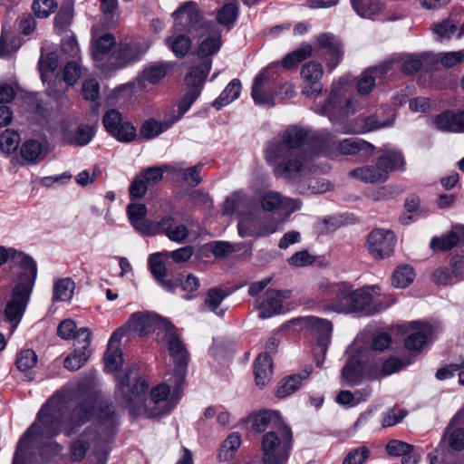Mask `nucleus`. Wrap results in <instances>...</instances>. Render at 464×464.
I'll return each instance as SVG.
<instances>
[{"mask_svg":"<svg viewBox=\"0 0 464 464\" xmlns=\"http://www.w3.org/2000/svg\"><path fill=\"white\" fill-rule=\"evenodd\" d=\"M101 400L88 396L79 401L69 413V407L61 394L51 397L40 409L35 421L20 438L16 450L25 453L34 436L53 439L59 434L71 437L92 417Z\"/></svg>","mask_w":464,"mask_h":464,"instance_id":"obj_1","label":"nucleus"},{"mask_svg":"<svg viewBox=\"0 0 464 464\" xmlns=\"http://www.w3.org/2000/svg\"><path fill=\"white\" fill-rule=\"evenodd\" d=\"M319 132L290 125L281 139L271 140L265 150V159L274 168L275 175L288 180L295 179L304 169V157L301 148L309 140L319 151V141L314 138Z\"/></svg>","mask_w":464,"mask_h":464,"instance_id":"obj_2","label":"nucleus"},{"mask_svg":"<svg viewBox=\"0 0 464 464\" xmlns=\"http://www.w3.org/2000/svg\"><path fill=\"white\" fill-rule=\"evenodd\" d=\"M97 427L89 426L78 438L69 444L70 459L72 461H80L84 459L86 452L94 443V454L99 455L107 449L110 451L108 441L115 434L117 419L115 410L111 403L101 400L96 406Z\"/></svg>","mask_w":464,"mask_h":464,"instance_id":"obj_3","label":"nucleus"},{"mask_svg":"<svg viewBox=\"0 0 464 464\" xmlns=\"http://www.w3.org/2000/svg\"><path fill=\"white\" fill-rule=\"evenodd\" d=\"M221 45V33L218 31L211 32L199 43L197 50L199 62L194 63L185 76L188 91L179 103V116L185 114L199 97L206 78L211 70L212 56L220 50Z\"/></svg>","mask_w":464,"mask_h":464,"instance_id":"obj_4","label":"nucleus"},{"mask_svg":"<svg viewBox=\"0 0 464 464\" xmlns=\"http://www.w3.org/2000/svg\"><path fill=\"white\" fill-rule=\"evenodd\" d=\"M15 260V262L20 263L28 273L21 272L19 274V282L14 286L11 298L7 302L5 310V319L10 323H14L12 331L14 330L25 312L37 275L36 263L31 256L17 255Z\"/></svg>","mask_w":464,"mask_h":464,"instance_id":"obj_5","label":"nucleus"},{"mask_svg":"<svg viewBox=\"0 0 464 464\" xmlns=\"http://www.w3.org/2000/svg\"><path fill=\"white\" fill-rule=\"evenodd\" d=\"M158 342L166 347L169 356L172 358L174 371L167 374L169 376L167 381L173 383L174 392L179 394L183 389L189 353L173 324L162 335L161 333L158 332Z\"/></svg>","mask_w":464,"mask_h":464,"instance_id":"obj_6","label":"nucleus"},{"mask_svg":"<svg viewBox=\"0 0 464 464\" xmlns=\"http://www.w3.org/2000/svg\"><path fill=\"white\" fill-rule=\"evenodd\" d=\"M293 433L288 426H276L261 440L263 464H286L292 450Z\"/></svg>","mask_w":464,"mask_h":464,"instance_id":"obj_7","label":"nucleus"},{"mask_svg":"<svg viewBox=\"0 0 464 464\" xmlns=\"http://www.w3.org/2000/svg\"><path fill=\"white\" fill-rule=\"evenodd\" d=\"M314 138L319 141V152L331 158L338 154L362 155L366 158L374 150V146L363 140L347 138L337 140L335 135L328 130H321Z\"/></svg>","mask_w":464,"mask_h":464,"instance_id":"obj_8","label":"nucleus"},{"mask_svg":"<svg viewBox=\"0 0 464 464\" xmlns=\"http://www.w3.org/2000/svg\"><path fill=\"white\" fill-rule=\"evenodd\" d=\"M403 169L402 154L397 150H390L379 157L375 165L354 169L349 174L365 183H382L388 179L390 172Z\"/></svg>","mask_w":464,"mask_h":464,"instance_id":"obj_9","label":"nucleus"},{"mask_svg":"<svg viewBox=\"0 0 464 464\" xmlns=\"http://www.w3.org/2000/svg\"><path fill=\"white\" fill-rule=\"evenodd\" d=\"M352 292L353 286L346 282L322 280L318 283V297L326 302L324 311L348 314Z\"/></svg>","mask_w":464,"mask_h":464,"instance_id":"obj_10","label":"nucleus"},{"mask_svg":"<svg viewBox=\"0 0 464 464\" xmlns=\"http://www.w3.org/2000/svg\"><path fill=\"white\" fill-rule=\"evenodd\" d=\"M119 390L123 397L126 407L130 412L140 409L146 399L149 383L146 380L139 376L134 370H129L120 380Z\"/></svg>","mask_w":464,"mask_h":464,"instance_id":"obj_11","label":"nucleus"},{"mask_svg":"<svg viewBox=\"0 0 464 464\" xmlns=\"http://www.w3.org/2000/svg\"><path fill=\"white\" fill-rule=\"evenodd\" d=\"M180 170L181 169L169 164L144 169L134 177L129 187L130 198L133 201L142 198L150 187L157 185L163 179L165 172L175 174L176 171Z\"/></svg>","mask_w":464,"mask_h":464,"instance_id":"obj_12","label":"nucleus"},{"mask_svg":"<svg viewBox=\"0 0 464 464\" xmlns=\"http://www.w3.org/2000/svg\"><path fill=\"white\" fill-rule=\"evenodd\" d=\"M314 111L327 116L333 124H337L354 111V103L350 98L343 99L341 87L334 84L324 103L317 105Z\"/></svg>","mask_w":464,"mask_h":464,"instance_id":"obj_13","label":"nucleus"},{"mask_svg":"<svg viewBox=\"0 0 464 464\" xmlns=\"http://www.w3.org/2000/svg\"><path fill=\"white\" fill-rule=\"evenodd\" d=\"M295 323L302 327L315 332L318 334L316 341L315 360L317 367H321L326 355L333 333L331 321L313 315L295 319Z\"/></svg>","mask_w":464,"mask_h":464,"instance_id":"obj_14","label":"nucleus"},{"mask_svg":"<svg viewBox=\"0 0 464 464\" xmlns=\"http://www.w3.org/2000/svg\"><path fill=\"white\" fill-rule=\"evenodd\" d=\"M172 324L167 319L150 313L138 312L131 314L125 325L121 328H126L128 331H133L140 335H147L152 332L161 335Z\"/></svg>","mask_w":464,"mask_h":464,"instance_id":"obj_15","label":"nucleus"},{"mask_svg":"<svg viewBox=\"0 0 464 464\" xmlns=\"http://www.w3.org/2000/svg\"><path fill=\"white\" fill-rule=\"evenodd\" d=\"M106 131L121 142H130L137 137V130L130 121H124L121 113L115 110H108L102 118Z\"/></svg>","mask_w":464,"mask_h":464,"instance_id":"obj_16","label":"nucleus"},{"mask_svg":"<svg viewBox=\"0 0 464 464\" xmlns=\"http://www.w3.org/2000/svg\"><path fill=\"white\" fill-rule=\"evenodd\" d=\"M91 337L92 332L89 328L82 327L77 330L75 341H73V352L65 357L63 366L71 372L79 370L89 359L91 355Z\"/></svg>","mask_w":464,"mask_h":464,"instance_id":"obj_17","label":"nucleus"},{"mask_svg":"<svg viewBox=\"0 0 464 464\" xmlns=\"http://www.w3.org/2000/svg\"><path fill=\"white\" fill-rule=\"evenodd\" d=\"M175 29L193 34L201 27V15L197 4L193 1L185 2L173 14Z\"/></svg>","mask_w":464,"mask_h":464,"instance_id":"obj_18","label":"nucleus"},{"mask_svg":"<svg viewBox=\"0 0 464 464\" xmlns=\"http://www.w3.org/2000/svg\"><path fill=\"white\" fill-rule=\"evenodd\" d=\"M396 239L390 230L375 229L370 233L367 239L369 253L374 258L389 257L394 251Z\"/></svg>","mask_w":464,"mask_h":464,"instance_id":"obj_19","label":"nucleus"},{"mask_svg":"<svg viewBox=\"0 0 464 464\" xmlns=\"http://www.w3.org/2000/svg\"><path fill=\"white\" fill-rule=\"evenodd\" d=\"M146 51L147 48L142 47L140 44L121 42L110 56L111 59L115 61L108 65V69L116 70L130 63L136 62L141 58Z\"/></svg>","mask_w":464,"mask_h":464,"instance_id":"obj_20","label":"nucleus"},{"mask_svg":"<svg viewBox=\"0 0 464 464\" xmlns=\"http://www.w3.org/2000/svg\"><path fill=\"white\" fill-rule=\"evenodd\" d=\"M163 252L155 253L149 256V267L158 284L166 291L174 293L179 286V279L168 277L166 264L163 260Z\"/></svg>","mask_w":464,"mask_h":464,"instance_id":"obj_21","label":"nucleus"},{"mask_svg":"<svg viewBox=\"0 0 464 464\" xmlns=\"http://www.w3.org/2000/svg\"><path fill=\"white\" fill-rule=\"evenodd\" d=\"M289 290L267 289L265 297L258 302L259 317L266 319L281 313L283 302L290 297Z\"/></svg>","mask_w":464,"mask_h":464,"instance_id":"obj_22","label":"nucleus"},{"mask_svg":"<svg viewBox=\"0 0 464 464\" xmlns=\"http://www.w3.org/2000/svg\"><path fill=\"white\" fill-rule=\"evenodd\" d=\"M392 67V62H383L379 65L365 69L360 74L356 83L358 93L362 96L370 94L375 86L376 79H383Z\"/></svg>","mask_w":464,"mask_h":464,"instance_id":"obj_23","label":"nucleus"},{"mask_svg":"<svg viewBox=\"0 0 464 464\" xmlns=\"http://www.w3.org/2000/svg\"><path fill=\"white\" fill-rule=\"evenodd\" d=\"M324 70L320 63L310 61L305 63L301 69V76L305 85L303 93L307 96L319 94L323 91V83L321 79Z\"/></svg>","mask_w":464,"mask_h":464,"instance_id":"obj_24","label":"nucleus"},{"mask_svg":"<svg viewBox=\"0 0 464 464\" xmlns=\"http://www.w3.org/2000/svg\"><path fill=\"white\" fill-rule=\"evenodd\" d=\"M148 208L141 203H130L127 206V215L131 226L142 235H155L156 223L146 218Z\"/></svg>","mask_w":464,"mask_h":464,"instance_id":"obj_25","label":"nucleus"},{"mask_svg":"<svg viewBox=\"0 0 464 464\" xmlns=\"http://www.w3.org/2000/svg\"><path fill=\"white\" fill-rule=\"evenodd\" d=\"M126 334V328H118L111 334L104 353L105 367L110 372L119 370L123 363V354L120 348L121 340Z\"/></svg>","mask_w":464,"mask_h":464,"instance_id":"obj_26","label":"nucleus"},{"mask_svg":"<svg viewBox=\"0 0 464 464\" xmlns=\"http://www.w3.org/2000/svg\"><path fill=\"white\" fill-rule=\"evenodd\" d=\"M160 233H164L169 240L182 244L186 242L189 231L187 226L177 222L172 216L167 215L156 223L155 235Z\"/></svg>","mask_w":464,"mask_h":464,"instance_id":"obj_27","label":"nucleus"},{"mask_svg":"<svg viewBox=\"0 0 464 464\" xmlns=\"http://www.w3.org/2000/svg\"><path fill=\"white\" fill-rule=\"evenodd\" d=\"M432 123L440 131L462 132L464 131V111L459 112L445 111L436 115Z\"/></svg>","mask_w":464,"mask_h":464,"instance_id":"obj_28","label":"nucleus"},{"mask_svg":"<svg viewBox=\"0 0 464 464\" xmlns=\"http://www.w3.org/2000/svg\"><path fill=\"white\" fill-rule=\"evenodd\" d=\"M238 234L242 237H260L273 234L276 231V226L260 227L259 221L253 215H246L240 218L237 224Z\"/></svg>","mask_w":464,"mask_h":464,"instance_id":"obj_29","label":"nucleus"},{"mask_svg":"<svg viewBox=\"0 0 464 464\" xmlns=\"http://www.w3.org/2000/svg\"><path fill=\"white\" fill-rule=\"evenodd\" d=\"M317 43L322 49L327 51L330 59L327 63V69L332 72L342 60L343 55V45L332 34H322L317 37Z\"/></svg>","mask_w":464,"mask_h":464,"instance_id":"obj_30","label":"nucleus"},{"mask_svg":"<svg viewBox=\"0 0 464 464\" xmlns=\"http://www.w3.org/2000/svg\"><path fill=\"white\" fill-rule=\"evenodd\" d=\"M457 245L464 248V226H456L454 229L440 237L431 238L430 246L433 250L448 251Z\"/></svg>","mask_w":464,"mask_h":464,"instance_id":"obj_31","label":"nucleus"},{"mask_svg":"<svg viewBox=\"0 0 464 464\" xmlns=\"http://www.w3.org/2000/svg\"><path fill=\"white\" fill-rule=\"evenodd\" d=\"M312 371V366L307 365L299 373H295L283 379L276 390V397L283 399L296 392L301 386L302 382L308 379Z\"/></svg>","mask_w":464,"mask_h":464,"instance_id":"obj_32","label":"nucleus"},{"mask_svg":"<svg viewBox=\"0 0 464 464\" xmlns=\"http://www.w3.org/2000/svg\"><path fill=\"white\" fill-rule=\"evenodd\" d=\"M363 376V364L360 353L353 354L343 367L342 380L349 386L357 385Z\"/></svg>","mask_w":464,"mask_h":464,"instance_id":"obj_33","label":"nucleus"},{"mask_svg":"<svg viewBox=\"0 0 464 464\" xmlns=\"http://www.w3.org/2000/svg\"><path fill=\"white\" fill-rule=\"evenodd\" d=\"M251 418L252 427L257 432H264L267 429L274 430L276 426H285L278 412L274 411L263 410L252 414Z\"/></svg>","mask_w":464,"mask_h":464,"instance_id":"obj_34","label":"nucleus"},{"mask_svg":"<svg viewBox=\"0 0 464 464\" xmlns=\"http://www.w3.org/2000/svg\"><path fill=\"white\" fill-rule=\"evenodd\" d=\"M256 383L259 387L266 386L273 375V362L268 353H260L254 363Z\"/></svg>","mask_w":464,"mask_h":464,"instance_id":"obj_35","label":"nucleus"},{"mask_svg":"<svg viewBox=\"0 0 464 464\" xmlns=\"http://www.w3.org/2000/svg\"><path fill=\"white\" fill-rule=\"evenodd\" d=\"M37 362V355L34 351L31 349H25L20 351L15 358V367L21 372L23 376V381L31 382L34 379V372L33 368L36 365Z\"/></svg>","mask_w":464,"mask_h":464,"instance_id":"obj_36","label":"nucleus"},{"mask_svg":"<svg viewBox=\"0 0 464 464\" xmlns=\"http://www.w3.org/2000/svg\"><path fill=\"white\" fill-rule=\"evenodd\" d=\"M266 80V72L265 71L259 72L254 79L251 95L256 104L271 108L275 105L276 95L263 89Z\"/></svg>","mask_w":464,"mask_h":464,"instance_id":"obj_37","label":"nucleus"},{"mask_svg":"<svg viewBox=\"0 0 464 464\" xmlns=\"http://www.w3.org/2000/svg\"><path fill=\"white\" fill-rule=\"evenodd\" d=\"M432 327L423 324L413 330L404 340L405 348L410 352H419L432 334Z\"/></svg>","mask_w":464,"mask_h":464,"instance_id":"obj_38","label":"nucleus"},{"mask_svg":"<svg viewBox=\"0 0 464 464\" xmlns=\"http://www.w3.org/2000/svg\"><path fill=\"white\" fill-rule=\"evenodd\" d=\"M113 46H115V38L111 34L94 35L92 43V54L94 62L102 63L105 56L109 55Z\"/></svg>","mask_w":464,"mask_h":464,"instance_id":"obj_39","label":"nucleus"},{"mask_svg":"<svg viewBox=\"0 0 464 464\" xmlns=\"http://www.w3.org/2000/svg\"><path fill=\"white\" fill-rule=\"evenodd\" d=\"M228 295V292L222 287L209 288L206 294L204 303L200 305L199 310L205 311L206 309L215 313L218 316H223L225 314L224 309H218L223 300Z\"/></svg>","mask_w":464,"mask_h":464,"instance_id":"obj_40","label":"nucleus"},{"mask_svg":"<svg viewBox=\"0 0 464 464\" xmlns=\"http://www.w3.org/2000/svg\"><path fill=\"white\" fill-rule=\"evenodd\" d=\"M372 301V293L365 288L353 290L350 299L349 314L363 312L367 314L371 313V303Z\"/></svg>","mask_w":464,"mask_h":464,"instance_id":"obj_41","label":"nucleus"},{"mask_svg":"<svg viewBox=\"0 0 464 464\" xmlns=\"http://www.w3.org/2000/svg\"><path fill=\"white\" fill-rule=\"evenodd\" d=\"M292 200L276 191L265 192L260 198L261 208L265 211H276L291 208Z\"/></svg>","mask_w":464,"mask_h":464,"instance_id":"obj_42","label":"nucleus"},{"mask_svg":"<svg viewBox=\"0 0 464 464\" xmlns=\"http://www.w3.org/2000/svg\"><path fill=\"white\" fill-rule=\"evenodd\" d=\"M395 121V113L392 111L389 115L384 118L382 112L367 116L362 119L363 125L361 128L362 132L372 131L382 128H387L393 125Z\"/></svg>","mask_w":464,"mask_h":464,"instance_id":"obj_43","label":"nucleus"},{"mask_svg":"<svg viewBox=\"0 0 464 464\" xmlns=\"http://www.w3.org/2000/svg\"><path fill=\"white\" fill-rule=\"evenodd\" d=\"M241 82L238 79H233L228 82L219 96L213 102L212 106L220 110L224 106L237 100L241 92Z\"/></svg>","mask_w":464,"mask_h":464,"instance_id":"obj_44","label":"nucleus"},{"mask_svg":"<svg viewBox=\"0 0 464 464\" xmlns=\"http://www.w3.org/2000/svg\"><path fill=\"white\" fill-rule=\"evenodd\" d=\"M165 43L177 58L185 57L192 46L191 39L184 34L168 37Z\"/></svg>","mask_w":464,"mask_h":464,"instance_id":"obj_45","label":"nucleus"},{"mask_svg":"<svg viewBox=\"0 0 464 464\" xmlns=\"http://www.w3.org/2000/svg\"><path fill=\"white\" fill-rule=\"evenodd\" d=\"M170 68L171 65L166 62H158L149 64L143 70L141 79L151 84H155L166 76Z\"/></svg>","mask_w":464,"mask_h":464,"instance_id":"obj_46","label":"nucleus"},{"mask_svg":"<svg viewBox=\"0 0 464 464\" xmlns=\"http://www.w3.org/2000/svg\"><path fill=\"white\" fill-rule=\"evenodd\" d=\"M75 283L70 277L61 278L53 285V301H70L73 295Z\"/></svg>","mask_w":464,"mask_h":464,"instance_id":"obj_47","label":"nucleus"},{"mask_svg":"<svg viewBox=\"0 0 464 464\" xmlns=\"http://www.w3.org/2000/svg\"><path fill=\"white\" fill-rule=\"evenodd\" d=\"M172 122L158 121L155 119L145 121L140 129V137L146 140H152L166 131Z\"/></svg>","mask_w":464,"mask_h":464,"instance_id":"obj_48","label":"nucleus"},{"mask_svg":"<svg viewBox=\"0 0 464 464\" xmlns=\"http://www.w3.org/2000/svg\"><path fill=\"white\" fill-rule=\"evenodd\" d=\"M73 17V1H67L65 5H62L54 17V30L62 34L72 24Z\"/></svg>","mask_w":464,"mask_h":464,"instance_id":"obj_49","label":"nucleus"},{"mask_svg":"<svg viewBox=\"0 0 464 464\" xmlns=\"http://www.w3.org/2000/svg\"><path fill=\"white\" fill-rule=\"evenodd\" d=\"M312 45L309 44H304L297 50L288 53L282 60V65L285 69L294 68L297 66L301 62L308 58L312 54Z\"/></svg>","mask_w":464,"mask_h":464,"instance_id":"obj_50","label":"nucleus"},{"mask_svg":"<svg viewBox=\"0 0 464 464\" xmlns=\"http://www.w3.org/2000/svg\"><path fill=\"white\" fill-rule=\"evenodd\" d=\"M241 444V437L237 432H233L227 436V438L222 442L219 452L218 459L221 461L229 460L237 450L239 448Z\"/></svg>","mask_w":464,"mask_h":464,"instance_id":"obj_51","label":"nucleus"},{"mask_svg":"<svg viewBox=\"0 0 464 464\" xmlns=\"http://www.w3.org/2000/svg\"><path fill=\"white\" fill-rule=\"evenodd\" d=\"M20 154L24 160L29 162H36L44 157L42 144L34 140H26L20 149Z\"/></svg>","mask_w":464,"mask_h":464,"instance_id":"obj_52","label":"nucleus"},{"mask_svg":"<svg viewBox=\"0 0 464 464\" xmlns=\"http://www.w3.org/2000/svg\"><path fill=\"white\" fill-rule=\"evenodd\" d=\"M238 15V6L236 1L229 2L224 5L221 9L218 12L217 20L218 22L231 28L236 22Z\"/></svg>","mask_w":464,"mask_h":464,"instance_id":"obj_53","label":"nucleus"},{"mask_svg":"<svg viewBox=\"0 0 464 464\" xmlns=\"http://www.w3.org/2000/svg\"><path fill=\"white\" fill-rule=\"evenodd\" d=\"M415 273L409 265L398 266L392 275V285L396 287L405 288L414 280Z\"/></svg>","mask_w":464,"mask_h":464,"instance_id":"obj_54","label":"nucleus"},{"mask_svg":"<svg viewBox=\"0 0 464 464\" xmlns=\"http://www.w3.org/2000/svg\"><path fill=\"white\" fill-rule=\"evenodd\" d=\"M94 133L95 130L92 126L80 125L74 133L70 136L68 142L75 146L87 145L92 140Z\"/></svg>","mask_w":464,"mask_h":464,"instance_id":"obj_55","label":"nucleus"},{"mask_svg":"<svg viewBox=\"0 0 464 464\" xmlns=\"http://www.w3.org/2000/svg\"><path fill=\"white\" fill-rule=\"evenodd\" d=\"M20 142V135L12 130H5L0 135V150L9 154L16 150Z\"/></svg>","mask_w":464,"mask_h":464,"instance_id":"obj_56","label":"nucleus"},{"mask_svg":"<svg viewBox=\"0 0 464 464\" xmlns=\"http://www.w3.org/2000/svg\"><path fill=\"white\" fill-rule=\"evenodd\" d=\"M411 361L409 357L399 358L391 356L382 362V372L383 376H388L399 372L404 367L410 365Z\"/></svg>","mask_w":464,"mask_h":464,"instance_id":"obj_57","label":"nucleus"},{"mask_svg":"<svg viewBox=\"0 0 464 464\" xmlns=\"http://www.w3.org/2000/svg\"><path fill=\"white\" fill-rule=\"evenodd\" d=\"M57 6L55 0H34L32 10L36 17L44 19L53 14Z\"/></svg>","mask_w":464,"mask_h":464,"instance_id":"obj_58","label":"nucleus"},{"mask_svg":"<svg viewBox=\"0 0 464 464\" xmlns=\"http://www.w3.org/2000/svg\"><path fill=\"white\" fill-rule=\"evenodd\" d=\"M180 171L175 173H182L183 180L190 187L195 188L201 182L200 171L203 168V163H198L193 167L182 169L181 166L175 165Z\"/></svg>","mask_w":464,"mask_h":464,"instance_id":"obj_59","label":"nucleus"},{"mask_svg":"<svg viewBox=\"0 0 464 464\" xmlns=\"http://www.w3.org/2000/svg\"><path fill=\"white\" fill-rule=\"evenodd\" d=\"M449 445L454 450H461L464 448V429L449 425L447 429Z\"/></svg>","mask_w":464,"mask_h":464,"instance_id":"obj_60","label":"nucleus"},{"mask_svg":"<svg viewBox=\"0 0 464 464\" xmlns=\"http://www.w3.org/2000/svg\"><path fill=\"white\" fill-rule=\"evenodd\" d=\"M63 447L53 440H49L44 442L40 448L39 452L42 459L50 460L55 457L61 456Z\"/></svg>","mask_w":464,"mask_h":464,"instance_id":"obj_61","label":"nucleus"},{"mask_svg":"<svg viewBox=\"0 0 464 464\" xmlns=\"http://www.w3.org/2000/svg\"><path fill=\"white\" fill-rule=\"evenodd\" d=\"M370 457V450L365 446H361L351 450L344 457L343 464H363Z\"/></svg>","mask_w":464,"mask_h":464,"instance_id":"obj_62","label":"nucleus"},{"mask_svg":"<svg viewBox=\"0 0 464 464\" xmlns=\"http://www.w3.org/2000/svg\"><path fill=\"white\" fill-rule=\"evenodd\" d=\"M358 15L363 18H372L382 10V4L379 0L369 1L367 4L362 2L353 7Z\"/></svg>","mask_w":464,"mask_h":464,"instance_id":"obj_63","label":"nucleus"},{"mask_svg":"<svg viewBox=\"0 0 464 464\" xmlns=\"http://www.w3.org/2000/svg\"><path fill=\"white\" fill-rule=\"evenodd\" d=\"M412 450L413 445L399 440H392L385 446L387 454L392 457H402L409 450Z\"/></svg>","mask_w":464,"mask_h":464,"instance_id":"obj_64","label":"nucleus"}]
</instances>
